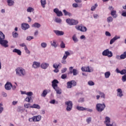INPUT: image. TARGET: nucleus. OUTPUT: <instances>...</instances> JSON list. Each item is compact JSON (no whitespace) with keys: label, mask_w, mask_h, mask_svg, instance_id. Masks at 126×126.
<instances>
[{"label":"nucleus","mask_w":126,"mask_h":126,"mask_svg":"<svg viewBox=\"0 0 126 126\" xmlns=\"http://www.w3.org/2000/svg\"><path fill=\"white\" fill-rule=\"evenodd\" d=\"M5 39V35L0 31V44L4 48H7L8 47V41L4 39Z\"/></svg>","instance_id":"1"},{"label":"nucleus","mask_w":126,"mask_h":126,"mask_svg":"<svg viewBox=\"0 0 126 126\" xmlns=\"http://www.w3.org/2000/svg\"><path fill=\"white\" fill-rule=\"evenodd\" d=\"M58 84H59V81L57 79H54L52 82V86L56 92L57 94H62V89L58 86Z\"/></svg>","instance_id":"2"},{"label":"nucleus","mask_w":126,"mask_h":126,"mask_svg":"<svg viewBox=\"0 0 126 126\" xmlns=\"http://www.w3.org/2000/svg\"><path fill=\"white\" fill-rule=\"evenodd\" d=\"M16 74L19 76H24V75H26V71L22 68L18 67L16 69Z\"/></svg>","instance_id":"3"},{"label":"nucleus","mask_w":126,"mask_h":126,"mask_svg":"<svg viewBox=\"0 0 126 126\" xmlns=\"http://www.w3.org/2000/svg\"><path fill=\"white\" fill-rule=\"evenodd\" d=\"M66 22L69 25H77V24H78L79 23L78 20L72 19H67Z\"/></svg>","instance_id":"4"},{"label":"nucleus","mask_w":126,"mask_h":126,"mask_svg":"<svg viewBox=\"0 0 126 126\" xmlns=\"http://www.w3.org/2000/svg\"><path fill=\"white\" fill-rule=\"evenodd\" d=\"M102 56L112 58L113 57V53H112V51H109V49H107L103 51Z\"/></svg>","instance_id":"5"},{"label":"nucleus","mask_w":126,"mask_h":126,"mask_svg":"<svg viewBox=\"0 0 126 126\" xmlns=\"http://www.w3.org/2000/svg\"><path fill=\"white\" fill-rule=\"evenodd\" d=\"M97 111H104V109L106 108L105 103H97L96 106Z\"/></svg>","instance_id":"6"},{"label":"nucleus","mask_w":126,"mask_h":126,"mask_svg":"<svg viewBox=\"0 0 126 126\" xmlns=\"http://www.w3.org/2000/svg\"><path fill=\"white\" fill-rule=\"evenodd\" d=\"M75 28L77 30H79V31H81V32H86L87 31V28L82 25L76 26Z\"/></svg>","instance_id":"7"},{"label":"nucleus","mask_w":126,"mask_h":126,"mask_svg":"<svg viewBox=\"0 0 126 126\" xmlns=\"http://www.w3.org/2000/svg\"><path fill=\"white\" fill-rule=\"evenodd\" d=\"M72 86H76V82L75 81L72 80L67 83V88H71Z\"/></svg>","instance_id":"8"},{"label":"nucleus","mask_w":126,"mask_h":126,"mask_svg":"<svg viewBox=\"0 0 126 126\" xmlns=\"http://www.w3.org/2000/svg\"><path fill=\"white\" fill-rule=\"evenodd\" d=\"M65 104L67 105L66 107L67 111H71V109H72V102L67 101L65 102Z\"/></svg>","instance_id":"9"},{"label":"nucleus","mask_w":126,"mask_h":126,"mask_svg":"<svg viewBox=\"0 0 126 126\" xmlns=\"http://www.w3.org/2000/svg\"><path fill=\"white\" fill-rule=\"evenodd\" d=\"M12 88V84L11 83L7 82L5 85V89L6 90H10Z\"/></svg>","instance_id":"10"},{"label":"nucleus","mask_w":126,"mask_h":126,"mask_svg":"<svg viewBox=\"0 0 126 126\" xmlns=\"http://www.w3.org/2000/svg\"><path fill=\"white\" fill-rule=\"evenodd\" d=\"M54 12L57 14V16H63V12L58 8L54 9Z\"/></svg>","instance_id":"11"},{"label":"nucleus","mask_w":126,"mask_h":126,"mask_svg":"<svg viewBox=\"0 0 126 126\" xmlns=\"http://www.w3.org/2000/svg\"><path fill=\"white\" fill-rule=\"evenodd\" d=\"M73 69V67H69L70 73H73V75H77V70H76V69Z\"/></svg>","instance_id":"12"},{"label":"nucleus","mask_w":126,"mask_h":126,"mask_svg":"<svg viewBox=\"0 0 126 126\" xmlns=\"http://www.w3.org/2000/svg\"><path fill=\"white\" fill-rule=\"evenodd\" d=\"M76 109L78 111H91V109H89L86 108H84V107H81V106H77Z\"/></svg>","instance_id":"13"},{"label":"nucleus","mask_w":126,"mask_h":126,"mask_svg":"<svg viewBox=\"0 0 126 126\" xmlns=\"http://www.w3.org/2000/svg\"><path fill=\"white\" fill-rule=\"evenodd\" d=\"M30 26H29V25H28V24H26V23L22 24V29H23V30H27V29L30 28Z\"/></svg>","instance_id":"14"},{"label":"nucleus","mask_w":126,"mask_h":126,"mask_svg":"<svg viewBox=\"0 0 126 126\" xmlns=\"http://www.w3.org/2000/svg\"><path fill=\"white\" fill-rule=\"evenodd\" d=\"M104 125H107L108 124H111V118L107 116L105 118V120L104 121Z\"/></svg>","instance_id":"15"},{"label":"nucleus","mask_w":126,"mask_h":126,"mask_svg":"<svg viewBox=\"0 0 126 126\" xmlns=\"http://www.w3.org/2000/svg\"><path fill=\"white\" fill-rule=\"evenodd\" d=\"M40 65H41L40 63L34 62L33 63L32 67L34 68H38V67H40Z\"/></svg>","instance_id":"16"},{"label":"nucleus","mask_w":126,"mask_h":126,"mask_svg":"<svg viewBox=\"0 0 126 126\" xmlns=\"http://www.w3.org/2000/svg\"><path fill=\"white\" fill-rule=\"evenodd\" d=\"M111 15L113 18H117V17H118V15H117V11L112 10L111 12Z\"/></svg>","instance_id":"17"},{"label":"nucleus","mask_w":126,"mask_h":126,"mask_svg":"<svg viewBox=\"0 0 126 126\" xmlns=\"http://www.w3.org/2000/svg\"><path fill=\"white\" fill-rule=\"evenodd\" d=\"M117 91V96H118L119 97H122V96H124L122 89H118Z\"/></svg>","instance_id":"18"},{"label":"nucleus","mask_w":126,"mask_h":126,"mask_svg":"<svg viewBox=\"0 0 126 126\" xmlns=\"http://www.w3.org/2000/svg\"><path fill=\"white\" fill-rule=\"evenodd\" d=\"M54 33L57 35V36H62L64 34L63 31H54Z\"/></svg>","instance_id":"19"},{"label":"nucleus","mask_w":126,"mask_h":126,"mask_svg":"<svg viewBox=\"0 0 126 126\" xmlns=\"http://www.w3.org/2000/svg\"><path fill=\"white\" fill-rule=\"evenodd\" d=\"M34 118V121L36 122H40L41 121V119H42V116L41 115H38L33 116Z\"/></svg>","instance_id":"20"},{"label":"nucleus","mask_w":126,"mask_h":126,"mask_svg":"<svg viewBox=\"0 0 126 126\" xmlns=\"http://www.w3.org/2000/svg\"><path fill=\"white\" fill-rule=\"evenodd\" d=\"M120 36H115L114 38H113L110 41V45H112L116 40L118 39H120Z\"/></svg>","instance_id":"21"},{"label":"nucleus","mask_w":126,"mask_h":126,"mask_svg":"<svg viewBox=\"0 0 126 126\" xmlns=\"http://www.w3.org/2000/svg\"><path fill=\"white\" fill-rule=\"evenodd\" d=\"M13 53H16V54H17V55H18L19 56H21V51H20V50L19 49H17L16 48L14 49V50H13Z\"/></svg>","instance_id":"22"},{"label":"nucleus","mask_w":126,"mask_h":126,"mask_svg":"<svg viewBox=\"0 0 126 126\" xmlns=\"http://www.w3.org/2000/svg\"><path fill=\"white\" fill-rule=\"evenodd\" d=\"M51 46L54 47V48H57L58 47V44H57V40H54L53 41H51Z\"/></svg>","instance_id":"23"},{"label":"nucleus","mask_w":126,"mask_h":126,"mask_svg":"<svg viewBox=\"0 0 126 126\" xmlns=\"http://www.w3.org/2000/svg\"><path fill=\"white\" fill-rule=\"evenodd\" d=\"M68 56H70V53H69V52H68V51L65 52V55H64L63 58V60H66Z\"/></svg>","instance_id":"24"},{"label":"nucleus","mask_w":126,"mask_h":126,"mask_svg":"<svg viewBox=\"0 0 126 126\" xmlns=\"http://www.w3.org/2000/svg\"><path fill=\"white\" fill-rule=\"evenodd\" d=\"M7 2L9 6H12L14 4V1L12 0H7Z\"/></svg>","instance_id":"25"},{"label":"nucleus","mask_w":126,"mask_h":126,"mask_svg":"<svg viewBox=\"0 0 126 126\" xmlns=\"http://www.w3.org/2000/svg\"><path fill=\"white\" fill-rule=\"evenodd\" d=\"M49 66V64L47 63H42L41 65V67L44 69H46Z\"/></svg>","instance_id":"26"},{"label":"nucleus","mask_w":126,"mask_h":126,"mask_svg":"<svg viewBox=\"0 0 126 126\" xmlns=\"http://www.w3.org/2000/svg\"><path fill=\"white\" fill-rule=\"evenodd\" d=\"M40 2H41V6H42V7L43 8H45L46 7L45 5H46V0H41Z\"/></svg>","instance_id":"27"},{"label":"nucleus","mask_w":126,"mask_h":126,"mask_svg":"<svg viewBox=\"0 0 126 126\" xmlns=\"http://www.w3.org/2000/svg\"><path fill=\"white\" fill-rule=\"evenodd\" d=\"M32 27H35V28H40L41 27V25L38 23H35L32 25Z\"/></svg>","instance_id":"28"},{"label":"nucleus","mask_w":126,"mask_h":126,"mask_svg":"<svg viewBox=\"0 0 126 126\" xmlns=\"http://www.w3.org/2000/svg\"><path fill=\"white\" fill-rule=\"evenodd\" d=\"M47 94H48V90H44L41 94V96L42 97H46V96H47Z\"/></svg>","instance_id":"29"},{"label":"nucleus","mask_w":126,"mask_h":126,"mask_svg":"<svg viewBox=\"0 0 126 126\" xmlns=\"http://www.w3.org/2000/svg\"><path fill=\"white\" fill-rule=\"evenodd\" d=\"M32 108H34V109H41V107H40V105L38 104H33L32 106Z\"/></svg>","instance_id":"30"},{"label":"nucleus","mask_w":126,"mask_h":126,"mask_svg":"<svg viewBox=\"0 0 126 126\" xmlns=\"http://www.w3.org/2000/svg\"><path fill=\"white\" fill-rule=\"evenodd\" d=\"M97 7H98V4L95 3L94 5L92 6L91 10L92 11H94Z\"/></svg>","instance_id":"31"},{"label":"nucleus","mask_w":126,"mask_h":126,"mask_svg":"<svg viewBox=\"0 0 126 126\" xmlns=\"http://www.w3.org/2000/svg\"><path fill=\"white\" fill-rule=\"evenodd\" d=\"M97 93L99 94V95H100L101 98H103V99H105V94H103V93L98 91L97 92Z\"/></svg>","instance_id":"32"},{"label":"nucleus","mask_w":126,"mask_h":126,"mask_svg":"<svg viewBox=\"0 0 126 126\" xmlns=\"http://www.w3.org/2000/svg\"><path fill=\"white\" fill-rule=\"evenodd\" d=\"M104 75L105 78H109V77H110V75H111V73L110 72V71L106 72Z\"/></svg>","instance_id":"33"},{"label":"nucleus","mask_w":126,"mask_h":126,"mask_svg":"<svg viewBox=\"0 0 126 126\" xmlns=\"http://www.w3.org/2000/svg\"><path fill=\"white\" fill-rule=\"evenodd\" d=\"M63 12L64 15H65V16L68 15V16H71V15H72L71 13L66 11V10H63Z\"/></svg>","instance_id":"34"},{"label":"nucleus","mask_w":126,"mask_h":126,"mask_svg":"<svg viewBox=\"0 0 126 126\" xmlns=\"http://www.w3.org/2000/svg\"><path fill=\"white\" fill-rule=\"evenodd\" d=\"M72 39L74 41V43H76V42H78V39L76 37V35L75 34L72 36Z\"/></svg>","instance_id":"35"},{"label":"nucleus","mask_w":126,"mask_h":126,"mask_svg":"<svg viewBox=\"0 0 126 126\" xmlns=\"http://www.w3.org/2000/svg\"><path fill=\"white\" fill-rule=\"evenodd\" d=\"M118 73H120L122 74V75H124V74H126V69H123L122 70L119 71Z\"/></svg>","instance_id":"36"},{"label":"nucleus","mask_w":126,"mask_h":126,"mask_svg":"<svg viewBox=\"0 0 126 126\" xmlns=\"http://www.w3.org/2000/svg\"><path fill=\"white\" fill-rule=\"evenodd\" d=\"M92 71V69L89 67V66H88L86 67V72H91Z\"/></svg>","instance_id":"37"},{"label":"nucleus","mask_w":126,"mask_h":126,"mask_svg":"<svg viewBox=\"0 0 126 126\" xmlns=\"http://www.w3.org/2000/svg\"><path fill=\"white\" fill-rule=\"evenodd\" d=\"M24 107H25V108H26L27 109H28L29 108H32V105H31V104H30V103L25 104H24Z\"/></svg>","instance_id":"38"},{"label":"nucleus","mask_w":126,"mask_h":126,"mask_svg":"<svg viewBox=\"0 0 126 126\" xmlns=\"http://www.w3.org/2000/svg\"><path fill=\"white\" fill-rule=\"evenodd\" d=\"M60 47L62 48V49H64V48H65V44H64L63 41H61Z\"/></svg>","instance_id":"39"},{"label":"nucleus","mask_w":126,"mask_h":126,"mask_svg":"<svg viewBox=\"0 0 126 126\" xmlns=\"http://www.w3.org/2000/svg\"><path fill=\"white\" fill-rule=\"evenodd\" d=\"M91 122H92V118L91 117H89L87 118L86 122L87 123V124H89L91 123Z\"/></svg>","instance_id":"40"},{"label":"nucleus","mask_w":126,"mask_h":126,"mask_svg":"<svg viewBox=\"0 0 126 126\" xmlns=\"http://www.w3.org/2000/svg\"><path fill=\"white\" fill-rule=\"evenodd\" d=\"M88 85H90V86H93V85H95V83H94V82H93L92 81H89L88 82Z\"/></svg>","instance_id":"41"},{"label":"nucleus","mask_w":126,"mask_h":126,"mask_svg":"<svg viewBox=\"0 0 126 126\" xmlns=\"http://www.w3.org/2000/svg\"><path fill=\"white\" fill-rule=\"evenodd\" d=\"M27 11L28 12H32V11H34V9L31 7H29L27 10Z\"/></svg>","instance_id":"42"},{"label":"nucleus","mask_w":126,"mask_h":126,"mask_svg":"<svg viewBox=\"0 0 126 126\" xmlns=\"http://www.w3.org/2000/svg\"><path fill=\"white\" fill-rule=\"evenodd\" d=\"M107 21L108 23L113 21V18L112 17H108L107 19Z\"/></svg>","instance_id":"43"},{"label":"nucleus","mask_w":126,"mask_h":126,"mask_svg":"<svg viewBox=\"0 0 126 126\" xmlns=\"http://www.w3.org/2000/svg\"><path fill=\"white\" fill-rule=\"evenodd\" d=\"M106 126H117V124L116 123H113L112 124L108 123L105 125Z\"/></svg>","instance_id":"44"},{"label":"nucleus","mask_w":126,"mask_h":126,"mask_svg":"<svg viewBox=\"0 0 126 126\" xmlns=\"http://www.w3.org/2000/svg\"><path fill=\"white\" fill-rule=\"evenodd\" d=\"M55 21L57 23H61V22H62V19H60V18H56L55 19Z\"/></svg>","instance_id":"45"},{"label":"nucleus","mask_w":126,"mask_h":126,"mask_svg":"<svg viewBox=\"0 0 126 126\" xmlns=\"http://www.w3.org/2000/svg\"><path fill=\"white\" fill-rule=\"evenodd\" d=\"M41 46L42 48H46L47 47V43L46 42H42L41 44Z\"/></svg>","instance_id":"46"},{"label":"nucleus","mask_w":126,"mask_h":126,"mask_svg":"<svg viewBox=\"0 0 126 126\" xmlns=\"http://www.w3.org/2000/svg\"><path fill=\"white\" fill-rule=\"evenodd\" d=\"M12 36L14 38H16L18 36V33L14 32H12Z\"/></svg>","instance_id":"47"},{"label":"nucleus","mask_w":126,"mask_h":126,"mask_svg":"<svg viewBox=\"0 0 126 126\" xmlns=\"http://www.w3.org/2000/svg\"><path fill=\"white\" fill-rule=\"evenodd\" d=\"M66 77H67V75H66V74H62L61 76V78L62 79H65V78H66Z\"/></svg>","instance_id":"48"},{"label":"nucleus","mask_w":126,"mask_h":126,"mask_svg":"<svg viewBox=\"0 0 126 126\" xmlns=\"http://www.w3.org/2000/svg\"><path fill=\"white\" fill-rule=\"evenodd\" d=\"M53 67L54 68H59V67H60V64H57V63H54L53 64Z\"/></svg>","instance_id":"49"},{"label":"nucleus","mask_w":126,"mask_h":126,"mask_svg":"<svg viewBox=\"0 0 126 126\" xmlns=\"http://www.w3.org/2000/svg\"><path fill=\"white\" fill-rule=\"evenodd\" d=\"M122 80L123 82H126V74L122 76Z\"/></svg>","instance_id":"50"},{"label":"nucleus","mask_w":126,"mask_h":126,"mask_svg":"<svg viewBox=\"0 0 126 126\" xmlns=\"http://www.w3.org/2000/svg\"><path fill=\"white\" fill-rule=\"evenodd\" d=\"M29 122H35V118H34V116L32 117V118H29Z\"/></svg>","instance_id":"51"},{"label":"nucleus","mask_w":126,"mask_h":126,"mask_svg":"<svg viewBox=\"0 0 126 126\" xmlns=\"http://www.w3.org/2000/svg\"><path fill=\"white\" fill-rule=\"evenodd\" d=\"M32 39H34V37L33 36H28L27 38V40L28 41H31Z\"/></svg>","instance_id":"52"},{"label":"nucleus","mask_w":126,"mask_h":126,"mask_svg":"<svg viewBox=\"0 0 126 126\" xmlns=\"http://www.w3.org/2000/svg\"><path fill=\"white\" fill-rule=\"evenodd\" d=\"M25 100L26 102H30V100H31V97H27Z\"/></svg>","instance_id":"53"},{"label":"nucleus","mask_w":126,"mask_h":126,"mask_svg":"<svg viewBox=\"0 0 126 126\" xmlns=\"http://www.w3.org/2000/svg\"><path fill=\"white\" fill-rule=\"evenodd\" d=\"M24 49L27 54H30V51H29V50H28V48H27V47H25Z\"/></svg>","instance_id":"54"},{"label":"nucleus","mask_w":126,"mask_h":126,"mask_svg":"<svg viewBox=\"0 0 126 126\" xmlns=\"http://www.w3.org/2000/svg\"><path fill=\"white\" fill-rule=\"evenodd\" d=\"M105 35L106 36H107V37H111V33L109 32H106Z\"/></svg>","instance_id":"55"},{"label":"nucleus","mask_w":126,"mask_h":126,"mask_svg":"<svg viewBox=\"0 0 126 126\" xmlns=\"http://www.w3.org/2000/svg\"><path fill=\"white\" fill-rule=\"evenodd\" d=\"M26 95L28 96H32V95H33V93H32V92H27Z\"/></svg>","instance_id":"56"},{"label":"nucleus","mask_w":126,"mask_h":126,"mask_svg":"<svg viewBox=\"0 0 126 126\" xmlns=\"http://www.w3.org/2000/svg\"><path fill=\"white\" fill-rule=\"evenodd\" d=\"M122 16L126 17V11H123L122 13Z\"/></svg>","instance_id":"57"},{"label":"nucleus","mask_w":126,"mask_h":126,"mask_svg":"<svg viewBox=\"0 0 126 126\" xmlns=\"http://www.w3.org/2000/svg\"><path fill=\"white\" fill-rule=\"evenodd\" d=\"M72 6L73 7H75V8L78 7V4L76 3H74L72 4Z\"/></svg>","instance_id":"58"},{"label":"nucleus","mask_w":126,"mask_h":126,"mask_svg":"<svg viewBox=\"0 0 126 126\" xmlns=\"http://www.w3.org/2000/svg\"><path fill=\"white\" fill-rule=\"evenodd\" d=\"M66 70H67V69L66 68H63L61 71L62 73H64V72H65V71H66Z\"/></svg>","instance_id":"59"},{"label":"nucleus","mask_w":126,"mask_h":126,"mask_svg":"<svg viewBox=\"0 0 126 126\" xmlns=\"http://www.w3.org/2000/svg\"><path fill=\"white\" fill-rule=\"evenodd\" d=\"M50 104H55L56 103V100L54 99L51 100L50 101Z\"/></svg>","instance_id":"60"},{"label":"nucleus","mask_w":126,"mask_h":126,"mask_svg":"<svg viewBox=\"0 0 126 126\" xmlns=\"http://www.w3.org/2000/svg\"><path fill=\"white\" fill-rule=\"evenodd\" d=\"M20 47H25V48H26V45H25V43H22L21 44H20Z\"/></svg>","instance_id":"61"},{"label":"nucleus","mask_w":126,"mask_h":126,"mask_svg":"<svg viewBox=\"0 0 126 126\" xmlns=\"http://www.w3.org/2000/svg\"><path fill=\"white\" fill-rule=\"evenodd\" d=\"M62 63L63 64H65V63H66V61H65V59H63Z\"/></svg>","instance_id":"62"},{"label":"nucleus","mask_w":126,"mask_h":126,"mask_svg":"<svg viewBox=\"0 0 126 126\" xmlns=\"http://www.w3.org/2000/svg\"><path fill=\"white\" fill-rule=\"evenodd\" d=\"M39 34V32L38 31H35L34 32V36H37Z\"/></svg>","instance_id":"63"},{"label":"nucleus","mask_w":126,"mask_h":126,"mask_svg":"<svg viewBox=\"0 0 126 126\" xmlns=\"http://www.w3.org/2000/svg\"><path fill=\"white\" fill-rule=\"evenodd\" d=\"M81 70L82 71H86V67H82Z\"/></svg>","instance_id":"64"}]
</instances>
